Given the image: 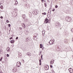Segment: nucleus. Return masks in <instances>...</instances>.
Here are the masks:
<instances>
[{
    "label": "nucleus",
    "mask_w": 73,
    "mask_h": 73,
    "mask_svg": "<svg viewBox=\"0 0 73 73\" xmlns=\"http://www.w3.org/2000/svg\"><path fill=\"white\" fill-rule=\"evenodd\" d=\"M23 62H24V60H23Z\"/></svg>",
    "instance_id": "79ce46f5"
},
{
    "label": "nucleus",
    "mask_w": 73,
    "mask_h": 73,
    "mask_svg": "<svg viewBox=\"0 0 73 73\" xmlns=\"http://www.w3.org/2000/svg\"><path fill=\"white\" fill-rule=\"evenodd\" d=\"M54 60H52L50 61V65H52L53 64V63H54Z\"/></svg>",
    "instance_id": "39448f33"
},
{
    "label": "nucleus",
    "mask_w": 73,
    "mask_h": 73,
    "mask_svg": "<svg viewBox=\"0 0 73 73\" xmlns=\"http://www.w3.org/2000/svg\"><path fill=\"white\" fill-rule=\"evenodd\" d=\"M44 6L46 8L47 7V6H46V3H44Z\"/></svg>",
    "instance_id": "4be33fe9"
},
{
    "label": "nucleus",
    "mask_w": 73,
    "mask_h": 73,
    "mask_svg": "<svg viewBox=\"0 0 73 73\" xmlns=\"http://www.w3.org/2000/svg\"><path fill=\"white\" fill-rule=\"evenodd\" d=\"M15 42V40H11L10 41V42L11 43V44H13V43Z\"/></svg>",
    "instance_id": "ddd939ff"
},
{
    "label": "nucleus",
    "mask_w": 73,
    "mask_h": 73,
    "mask_svg": "<svg viewBox=\"0 0 73 73\" xmlns=\"http://www.w3.org/2000/svg\"><path fill=\"white\" fill-rule=\"evenodd\" d=\"M40 53L41 54V52H40Z\"/></svg>",
    "instance_id": "c03bdc74"
},
{
    "label": "nucleus",
    "mask_w": 73,
    "mask_h": 73,
    "mask_svg": "<svg viewBox=\"0 0 73 73\" xmlns=\"http://www.w3.org/2000/svg\"><path fill=\"white\" fill-rule=\"evenodd\" d=\"M23 1H27V0H23Z\"/></svg>",
    "instance_id": "58836bf2"
},
{
    "label": "nucleus",
    "mask_w": 73,
    "mask_h": 73,
    "mask_svg": "<svg viewBox=\"0 0 73 73\" xmlns=\"http://www.w3.org/2000/svg\"><path fill=\"white\" fill-rule=\"evenodd\" d=\"M8 25H9V27H11V25L10 24H9Z\"/></svg>",
    "instance_id": "2f4dec72"
},
{
    "label": "nucleus",
    "mask_w": 73,
    "mask_h": 73,
    "mask_svg": "<svg viewBox=\"0 0 73 73\" xmlns=\"http://www.w3.org/2000/svg\"><path fill=\"white\" fill-rule=\"evenodd\" d=\"M55 8H58V6L56 5L55 6Z\"/></svg>",
    "instance_id": "5701e85b"
},
{
    "label": "nucleus",
    "mask_w": 73,
    "mask_h": 73,
    "mask_svg": "<svg viewBox=\"0 0 73 73\" xmlns=\"http://www.w3.org/2000/svg\"><path fill=\"white\" fill-rule=\"evenodd\" d=\"M19 28H20V30H22V28L20 27Z\"/></svg>",
    "instance_id": "e433bc0d"
},
{
    "label": "nucleus",
    "mask_w": 73,
    "mask_h": 73,
    "mask_svg": "<svg viewBox=\"0 0 73 73\" xmlns=\"http://www.w3.org/2000/svg\"><path fill=\"white\" fill-rule=\"evenodd\" d=\"M21 62H18L17 63L16 66L17 67V68H19V67H20V66H21Z\"/></svg>",
    "instance_id": "f03ea898"
},
{
    "label": "nucleus",
    "mask_w": 73,
    "mask_h": 73,
    "mask_svg": "<svg viewBox=\"0 0 73 73\" xmlns=\"http://www.w3.org/2000/svg\"><path fill=\"white\" fill-rule=\"evenodd\" d=\"M28 55H29V56H31V53H29V52H28Z\"/></svg>",
    "instance_id": "a211bd4d"
},
{
    "label": "nucleus",
    "mask_w": 73,
    "mask_h": 73,
    "mask_svg": "<svg viewBox=\"0 0 73 73\" xmlns=\"http://www.w3.org/2000/svg\"><path fill=\"white\" fill-rule=\"evenodd\" d=\"M7 57H9V54H7Z\"/></svg>",
    "instance_id": "72a5a7b5"
},
{
    "label": "nucleus",
    "mask_w": 73,
    "mask_h": 73,
    "mask_svg": "<svg viewBox=\"0 0 73 73\" xmlns=\"http://www.w3.org/2000/svg\"><path fill=\"white\" fill-rule=\"evenodd\" d=\"M42 48V50H44V47H43Z\"/></svg>",
    "instance_id": "c9c22d12"
},
{
    "label": "nucleus",
    "mask_w": 73,
    "mask_h": 73,
    "mask_svg": "<svg viewBox=\"0 0 73 73\" xmlns=\"http://www.w3.org/2000/svg\"><path fill=\"white\" fill-rule=\"evenodd\" d=\"M46 69H47V70L49 69V66H48L47 67L46 66Z\"/></svg>",
    "instance_id": "aec40b11"
},
{
    "label": "nucleus",
    "mask_w": 73,
    "mask_h": 73,
    "mask_svg": "<svg viewBox=\"0 0 73 73\" xmlns=\"http://www.w3.org/2000/svg\"><path fill=\"white\" fill-rule=\"evenodd\" d=\"M0 8L1 9H3V6H1L0 7Z\"/></svg>",
    "instance_id": "393cba45"
},
{
    "label": "nucleus",
    "mask_w": 73,
    "mask_h": 73,
    "mask_svg": "<svg viewBox=\"0 0 73 73\" xmlns=\"http://www.w3.org/2000/svg\"><path fill=\"white\" fill-rule=\"evenodd\" d=\"M42 47H43L42 44H40V48H42Z\"/></svg>",
    "instance_id": "f3484780"
},
{
    "label": "nucleus",
    "mask_w": 73,
    "mask_h": 73,
    "mask_svg": "<svg viewBox=\"0 0 73 73\" xmlns=\"http://www.w3.org/2000/svg\"><path fill=\"white\" fill-rule=\"evenodd\" d=\"M7 52H10V51H11L10 48L9 47H8L7 48Z\"/></svg>",
    "instance_id": "9b49d317"
},
{
    "label": "nucleus",
    "mask_w": 73,
    "mask_h": 73,
    "mask_svg": "<svg viewBox=\"0 0 73 73\" xmlns=\"http://www.w3.org/2000/svg\"><path fill=\"white\" fill-rule=\"evenodd\" d=\"M59 22H56V24H59Z\"/></svg>",
    "instance_id": "7c9ffc66"
},
{
    "label": "nucleus",
    "mask_w": 73,
    "mask_h": 73,
    "mask_svg": "<svg viewBox=\"0 0 73 73\" xmlns=\"http://www.w3.org/2000/svg\"><path fill=\"white\" fill-rule=\"evenodd\" d=\"M34 36L33 37V39L34 40H35L36 39V38L37 37V36H38V34L36 33H35L34 35Z\"/></svg>",
    "instance_id": "20e7f679"
},
{
    "label": "nucleus",
    "mask_w": 73,
    "mask_h": 73,
    "mask_svg": "<svg viewBox=\"0 0 73 73\" xmlns=\"http://www.w3.org/2000/svg\"><path fill=\"white\" fill-rule=\"evenodd\" d=\"M18 38V37H17L16 38V39H17Z\"/></svg>",
    "instance_id": "a19ab883"
},
{
    "label": "nucleus",
    "mask_w": 73,
    "mask_h": 73,
    "mask_svg": "<svg viewBox=\"0 0 73 73\" xmlns=\"http://www.w3.org/2000/svg\"><path fill=\"white\" fill-rule=\"evenodd\" d=\"M44 23L45 24H47V23H50V21L49 20V19L48 20V19L47 18H46L45 19Z\"/></svg>",
    "instance_id": "7ed1b4c3"
},
{
    "label": "nucleus",
    "mask_w": 73,
    "mask_h": 73,
    "mask_svg": "<svg viewBox=\"0 0 73 73\" xmlns=\"http://www.w3.org/2000/svg\"><path fill=\"white\" fill-rule=\"evenodd\" d=\"M3 57H1V59H0V61H2V59H3Z\"/></svg>",
    "instance_id": "412c9836"
},
{
    "label": "nucleus",
    "mask_w": 73,
    "mask_h": 73,
    "mask_svg": "<svg viewBox=\"0 0 73 73\" xmlns=\"http://www.w3.org/2000/svg\"><path fill=\"white\" fill-rule=\"evenodd\" d=\"M33 13L34 14V15H37V11H34L33 12Z\"/></svg>",
    "instance_id": "423d86ee"
},
{
    "label": "nucleus",
    "mask_w": 73,
    "mask_h": 73,
    "mask_svg": "<svg viewBox=\"0 0 73 73\" xmlns=\"http://www.w3.org/2000/svg\"><path fill=\"white\" fill-rule=\"evenodd\" d=\"M38 60H39V65H41V58H39L38 59Z\"/></svg>",
    "instance_id": "1a4fd4ad"
},
{
    "label": "nucleus",
    "mask_w": 73,
    "mask_h": 73,
    "mask_svg": "<svg viewBox=\"0 0 73 73\" xmlns=\"http://www.w3.org/2000/svg\"><path fill=\"white\" fill-rule=\"evenodd\" d=\"M18 4V2L17 1H15V3L14 4L15 5H17Z\"/></svg>",
    "instance_id": "2eb2a0df"
},
{
    "label": "nucleus",
    "mask_w": 73,
    "mask_h": 73,
    "mask_svg": "<svg viewBox=\"0 0 73 73\" xmlns=\"http://www.w3.org/2000/svg\"><path fill=\"white\" fill-rule=\"evenodd\" d=\"M42 56H42V54L41 55V58H42Z\"/></svg>",
    "instance_id": "4c0bfd02"
},
{
    "label": "nucleus",
    "mask_w": 73,
    "mask_h": 73,
    "mask_svg": "<svg viewBox=\"0 0 73 73\" xmlns=\"http://www.w3.org/2000/svg\"><path fill=\"white\" fill-rule=\"evenodd\" d=\"M22 17L23 18V19H25V15H22Z\"/></svg>",
    "instance_id": "4468645a"
},
{
    "label": "nucleus",
    "mask_w": 73,
    "mask_h": 73,
    "mask_svg": "<svg viewBox=\"0 0 73 73\" xmlns=\"http://www.w3.org/2000/svg\"><path fill=\"white\" fill-rule=\"evenodd\" d=\"M53 41L50 40L49 42V44L50 45H52L53 44Z\"/></svg>",
    "instance_id": "6e6552de"
},
{
    "label": "nucleus",
    "mask_w": 73,
    "mask_h": 73,
    "mask_svg": "<svg viewBox=\"0 0 73 73\" xmlns=\"http://www.w3.org/2000/svg\"><path fill=\"white\" fill-rule=\"evenodd\" d=\"M6 22L7 23H9V21H8V20H7L6 21Z\"/></svg>",
    "instance_id": "a878e982"
},
{
    "label": "nucleus",
    "mask_w": 73,
    "mask_h": 73,
    "mask_svg": "<svg viewBox=\"0 0 73 73\" xmlns=\"http://www.w3.org/2000/svg\"><path fill=\"white\" fill-rule=\"evenodd\" d=\"M42 3H44V0H41Z\"/></svg>",
    "instance_id": "473e14b6"
},
{
    "label": "nucleus",
    "mask_w": 73,
    "mask_h": 73,
    "mask_svg": "<svg viewBox=\"0 0 73 73\" xmlns=\"http://www.w3.org/2000/svg\"><path fill=\"white\" fill-rule=\"evenodd\" d=\"M32 25V24H31V23H29V25Z\"/></svg>",
    "instance_id": "bb28decb"
},
{
    "label": "nucleus",
    "mask_w": 73,
    "mask_h": 73,
    "mask_svg": "<svg viewBox=\"0 0 73 73\" xmlns=\"http://www.w3.org/2000/svg\"><path fill=\"white\" fill-rule=\"evenodd\" d=\"M69 72L70 73H73V69L72 68H70L69 69Z\"/></svg>",
    "instance_id": "0eeeda50"
},
{
    "label": "nucleus",
    "mask_w": 73,
    "mask_h": 73,
    "mask_svg": "<svg viewBox=\"0 0 73 73\" xmlns=\"http://www.w3.org/2000/svg\"><path fill=\"white\" fill-rule=\"evenodd\" d=\"M66 20L67 21H72V18L71 17H67L66 18Z\"/></svg>",
    "instance_id": "f257e3e1"
},
{
    "label": "nucleus",
    "mask_w": 73,
    "mask_h": 73,
    "mask_svg": "<svg viewBox=\"0 0 73 73\" xmlns=\"http://www.w3.org/2000/svg\"><path fill=\"white\" fill-rule=\"evenodd\" d=\"M50 68H52V67H53V66H52V65H50Z\"/></svg>",
    "instance_id": "c756f323"
},
{
    "label": "nucleus",
    "mask_w": 73,
    "mask_h": 73,
    "mask_svg": "<svg viewBox=\"0 0 73 73\" xmlns=\"http://www.w3.org/2000/svg\"><path fill=\"white\" fill-rule=\"evenodd\" d=\"M0 18H1V19H3V17L2 16H1L0 17Z\"/></svg>",
    "instance_id": "cd10ccee"
},
{
    "label": "nucleus",
    "mask_w": 73,
    "mask_h": 73,
    "mask_svg": "<svg viewBox=\"0 0 73 73\" xmlns=\"http://www.w3.org/2000/svg\"><path fill=\"white\" fill-rule=\"evenodd\" d=\"M27 39H28V38H27Z\"/></svg>",
    "instance_id": "49530a36"
},
{
    "label": "nucleus",
    "mask_w": 73,
    "mask_h": 73,
    "mask_svg": "<svg viewBox=\"0 0 73 73\" xmlns=\"http://www.w3.org/2000/svg\"><path fill=\"white\" fill-rule=\"evenodd\" d=\"M0 53L1 54H2L3 53V50H2V49H1L0 50Z\"/></svg>",
    "instance_id": "dca6fc26"
},
{
    "label": "nucleus",
    "mask_w": 73,
    "mask_h": 73,
    "mask_svg": "<svg viewBox=\"0 0 73 73\" xmlns=\"http://www.w3.org/2000/svg\"><path fill=\"white\" fill-rule=\"evenodd\" d=\"M17 70L16 68H14L13 69V72H16V71H17Z\"/></svg>",
    "instance_id": "9d476101"
},
{
    "label": "nucleus",
    "mask_w": 73,
    "mask_h": 73,
    "mask_svg": "<svg viewBox=\"0 0 73 73\" xmlns=\"http://www.w3.org/2000/svg\"><path fill=\"white\" fill-rule=\"evenodd\" d=\"M55 11V9L54 8H53L52 10V11Z\"/></svg>",
    "instance_id": "b1692460"
},
{
    "label": "nucleus",
    "mask_w": 73,
    "mask_h": 73,
    "mask_svg": "<svg viewBox=\"0 0 73 73\" xmlns=\"http://www.w3.org/2000/svg\"><path fill=\"white\" fill-rule=\"evenodd\" d=\"M42 14L43 15H46V13H42Z\"/></svg>",
    "instance_id": "6ab92c4d"
},
{
    "label": "nucleus",
    "mask_w": 73,
    "mask_h": 73,
    "mask_svg": "<svg viewBox=\"0 0 73 73\" xmlns=\"http://www.w3.org/2000/svg\"><path fill=\"white\" fill-rule=\"evenodd\" d=\"M71 31L72 32H73V28L71 29Z\"/></svg>",
    "instance_id": "c85d7f7f"
},
{
    "label": "nucleus",
    "mask_w": 73,
    "mask_h": 73,
    "mask_svg": "<svg viewBox=\"0 0 73 73\" xmlns=\"http://www.w3.org/2000/svg\"><path fill=\"white\" fill-rule=\"evenodd\" d=\"M0 33H1V32L0 31Z\"/></svg>",
    "instance_id": "a18cd8bd"
},
{
    "label": "nucleus",
    "mask_w": 73,
    "mask_h": 73,
    "mask_svg": "<svg viewBox=\"0 0 73 73\" xmlns=\"http://www.w3.org/2000/svg\"><path fill=\"white\" fill-rule=\"evenodd\" d=\"M59 1H61V0H58Z\"/></svg>",
    "instance_id": "37998d69"
},
{
    "label": "nucleus",
    "mask_w": 73,
    "mask_h": 73,
    "mask_svg": "<svg viewBox=\"0 0 73 73\" xmlns=\"http://www.w3.org/2000/svg\"><path fill=\"white\" fill-rule=\"evenodd\" d=\"M10 40H11V39H12V37H11L9 38Z\"/></svg>",
    "instance_id": "f704fd0d"
},
{
    "label": "nucleus",
    "mask_w": 73,
    "mask_h": 73,
    "mask_svg": "<svg viewBox=\"0 0 73 73\" xmlns=\"http://www.w3.org/2000/svg\"><path fill=\"white\" fill-rule=\"evenodd\" d=\"M41 59L42 60H43V58H41Z\"/></svg>",
    "instance_id": "ea45409f"
},
{
    "label": "nucleus",
    "mask_w": 73,
    "mask_h": 73,
    "mask_svg": "<svg viewBox=\"0 0 73 73\" xmlns=\"http://www.w3.org/2000/svg\"><path fill=\"white\" fill-rule=\"evenodd\" d=\"M22 25L23 27V28H25L26 27H25V24H24V23H23L22 24Z\"/></svg>",
    "instance_id": "f8f14e48"
}]
</instances>
